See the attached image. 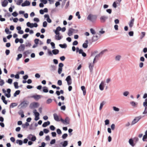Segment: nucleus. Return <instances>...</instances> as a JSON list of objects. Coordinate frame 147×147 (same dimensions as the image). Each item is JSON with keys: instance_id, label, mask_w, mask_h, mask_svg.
<instances>
[{"instance_id": "1", "label": "nucleus", "mask_w": 147, "mask_h": 147, "mask_svg": "<svg viewBox=\"0 0 147 147\" xmlns=\"http://www.w3.org/2000/svg\"><path fill=\"white\" fill-rule=\"evenodd\" d=\"M65 80L67 82V84L69 86L72 83V80L70 76H68L66 78ZM72 89V87L71 86H69L68 87V90L69 91H71Z\"/></svg>"}, {"instance_id": "2", "label": "nucleus", "mask_w": 147, "mask_h": 147, "mask_svg": "<svg viewBox=\"0 0 147 147\" xmlns=\"http://www.w3.org/2000/svg\"><path fill=\"white\" fill-rule=\"evenodd\" d=\"M29 102L27 101H24L22 102L18 106V107L21 106L20 108L24 109L26 108L28 105Z\"/></svg>"}, {"instance_id": "3", "label": "nucleus", "mask_w": 147, "mask_h": 147, "mask_svg": "<svg viewBox=\"0 0 147 147\" xmlns=\"http://www.w3.org/2000/svg\"><path fill=\"white\" fill-rule=\"evenodd\" d=\"M143 117L141 116H139L136 117L132 121L131 125H133L137 123L139 120L141 119Z\"/></svg>"}, {"instance_id": "4", "label": "nucleus", "mask_w": 147, "mask_h": 147, "mask_svg": "<svg viewBox=\"0 0 147 147\" xmlns=\"http://www.w3.org/2000/svg\"><path fill=\"white\" fill-rule=\"evenodd\" d=\"M96 19V16L91 14H89L87 18V19L88 20H89L92 22H94Z\"/></svg>"}, {"instance_id": "5", "label": "nucleus", "mask_w": 147, "mask_h": 147, "mask_svg": "<svg viewBox=\"0 0 147 147\" xmlns=\"http://www.w3.org/2000/svg\"><path fill=\"white\" fill-rule=\"evenodd\" d=\"M27 138L29 140L31 141L32 142L35 141L36 140V137L34 135H33L32 134H29L27 137Z\"/></svg>"}, {"instance_id": "6", "label": "nucleus", "mask_w": 147, "mask_h": 147, "mask_svg": "<svg viewBox=\"0 0 147 147\" xmlns=\"http://www.w3.org/2000/svg\"><path fill=\"white\" fill-rule=\"evenodd\" d=\"M54 120L57 121H60L61 118H62L60 115H58L56 113L53 114Z\"/></svg>"}, {"instance_id": "7", "label": "nucleus", "mask_w": 147, "mask_h": 147, "mask_svg": "<svg viewBox=\"0 0 147 147\" xmlns=\"http://www.w3.org/2000/svg\"><path fill=\"white\" fill-rule=\"evenodd\" d=\"M39 105L38 103L37 102H34L31 103L30 105V108L32 109L34 108H37Z\"/></svg>"}, {"instance_id": "8", "label": "nucleus", "mask_w": 147, "mask_h": 147, "mask_svg": "<svg viewBox=\"0 0 147 147\" xmlns=\"http://www.w3.org/2000/svg\"><path fill=\"white\" fill-rule=\"evenodd\" d=\"M60 120L63 124H68L69 123L70 119L68 117H66L64 120L62 118H61Z\"/></svg>"}, {"instance_id": "9", "label": "nucleus", "mask_w": 147, "mask_h": 147, "mask_svg": "<svg viewBox=\"0 0 147 147\" xmlns=\"http://www.w3.org/2000/svg\"><path fill=\"white\" fill-rule=\"evenodd\" d=\"M108 18V16L104 15L101 16L100 18V19L101 22L104 23Z\"/></svg>"}, {"instance_id": "10", "label": "nucleus", "mask_w": 147, "mask_h": 147, "mask_svg": "<svg viewBox=\"0 0 147 147\" xmlns=\"http://www.w3.org/2000/svg\"><path fill=\"white\" fill-rule=\"evenodd\" d=\"M41 96L39 95L36 94L34 95L29 97V98H33L36 100H37L39 99L41 97Z\"/></svg>"}, {"instance_id": "11", "label": "nucleus", "mask_w": 147, "mask_h": 147, "mask_svg": "<svg viewBox=\"0 0 147 147\" xmlns=\"http://www.w3.org/2000/svg\"><path fill=\"white\" fill-rule=\"evenodd\" d=\"M25 46L24 44H22L18 47V50L19 51H23L25 49Z\"/></svg>"}, {"instance_id": "12", "label": "nucleus", "mask_w": 147, "mask_h": 147, "mask_svg": "<svg viewBox=\"0 0 147 147\" xmlns=\"http://www.w3.org/2000/svg\"><path fill=\"white\" fill-rule=\"evenodd\" d=\"M76 30L72 28H70L68 30L67 34L69 36H71L72 35V34L74 31Z\"/></svg>"}, {"instance_id": "13", "label": "nucleus", "mask_w": 147, "mask_h": 147, "mask_svg": "<svg viewBox=\"0 0 147 147\" xmlns=\"http://www.w3.org/2000/svg\"><path fill=\"white\" fill-rule=\"evenodd\" d=\"M134 21V19L131 17V20L129 23V26L130 28H131L133 26Z\"/></svg>"}, {"instance_id": "14", "label": "nucleus", "mask_w": 147, "mask_h": 147, "mask_svg": "<svg viewBox=\"0 0 147 147\" xmlns=\"http://www.w3.org/2000/svg\"><path fill=\"white\" fill-rule=\"evenodd\" d=\"M30 5V2L29 1H26L22 3L21 5L22 7L28 6Z\"/></svg>"}, {"instance_id": "15", "label": "nucleus", "mask_w": 147, "mask_h": 147, "mask_svg": "<svg viewBox=\"0 0 147 147\" xmlns=\"http://www.w3.org/2000/svg\"><path fill=\"white\" fill-rule=\"evenodd\" d=\"M44 17L45 18H47V21L49 23H51L52 22L51 20L49 18V15L48 14H45L44 15Z\"/></svg>"}, {"instance_id": "16", "label": "nucleus", "mask_w": 147, "mask_h": 147, "mask_svg": "<svg viewBox=\"0 0 147 147\" xmlns=\"http://www.w3.org/2000/svg\"><path fill=\"white\" fill-rule=\"evenodd\" d=\"M11 90L9 88H8L7 89V92L8 93V94H5V96L8 98H9L11 96V94H10V92H11Z\"/></svg>"}, {"instance_id": "17", "label": "nucleus", "mask_w": 147, "mask_h": 147, "mask_svg": "<svg viewBox=\"0 0 147 147\" xmlns=\"http://www.w3.org/2000/svg\"><path fill=\"white\" fill-rule=\"evenodd\" d=\"M99 38V37L97 35H94L92 38V42H95Z\"/></svg>"}, {"instance_id": "18", "label": "nucleus", "mask_w": 147, "mask_h": 147, "mask_svg": "<svg viewBox=\"0 0 147 147\" xmlns=\"http://www.w3.org/2000/svg\"><path fill=\"white\" fill-rule=\"evenodd\" d=\"M8 3V2L7 0H4L2 3V6L4 7L7 6Z\"/></svg>"}, {"instance_id": "19", "label": "nucleus", "mask_w": 147, "mask_h": 147, "mask_svg": "<svg viewBox=\"0 0 147 147\" xmlns=\"http://www.w3.org/2000/svg\"><path fill=\"white\" fill-rule=\"evenodd\" d=\"M50 70L51 71H54L56 70V67L54 65H51L50 67Z\"/></svg>"}, {"instance_id": "20", "label": "nucleus", "mask_w": 147, "mask_h": 147, "mask_svg": "<svg viewBox=\"0 0 147 147\" xmlns=\"http://www.w3.org/2000/svg\"><path fill=\"white\" fill-rule=\"evenodd\" d=\"M93 62L92 63H90L89 64V67L90 72H92L93 70V67L94 66Z\"/></svg>"}, {"instance_id": "21", "label": "nucleus", "mask_w": 147, "mask_h": 147, "mask_svg": "<svg viewBox=\"0 0 147 147\" xmlns=\"http://www.w3.org/2000/svg\"><path fill=\"white\" fill-rule=\"evenodd\" d=\"M31 52V51L30 50H27L23 53V54L24 55V57H26L27 56L28 54H30Z\"/></svg>"}, {"instance_id": "22", "label": "nucleus", "mask_w": 147, "mask_h": 147, "mask_svg": "<svg viewBox=\"0 0 147 147\" xmlns=\"http://www.w3.org/2000/svg\"><path fill=\"white\" fill-rule=\"evenodd\" d=\"M18 104L17 103H12L9 106V108H13L14 107L16 106Z\"/></svg>"}, {"instance_id": "23", "label": "nucleus", "mask_w": 147, "mask_h": 147, "mask_svg": "<svg viewBox=\"0 0 147 147\" xmlns=\"http://www.w3.org/2000/svg\"><path fill=\"white\" fill-rule=\"evenodd\" d=\"M18 113L19 115H21V117L23 118L24 117V112L22 110H20L18 112Z\"/></svg>"}, {"instance_id": "24", "label": "nucleus", "mask_w": 147, "mask_h": 147, "mask_svg": "<svg viewBox=\"0 0 147 147\" xmlns=\"http://www.w3.org/2000/svg\"><path fill=\"white\" fill-rule=\"evenodd\" d=\"M50 124V122L49 121H48L47 122H44L42 125L43 127H46L47 126Z\"/></svg>"}, {"instance_id": "25", "label": "nucleus", "mask_w": 147, "mask_h": 147, "mask_svg": "<svg viewBox=\"0 0 147 147\" xmlns=\"http://www.w3.org/2000/svg\"><path fill=\"white\" fill-rule=\"evenodd\" d=\"M81 90L83 92V94L84 95H85L86 94V91L84 86H82L81 87Z\"/></svg>"}, {"instance_id": "26", "label": "nucleus", "mask_w": 147, "mask_h": 147, "mask_svg": "<svg viewBox=\"0 0 147 147\" xmlns=\"http://www.w3.org/2000/svg\"><path fill=\"white\" fill-rule=\"evenodd\" d=\"M104 82L102 81L101 82L100 84L99 85V88L101 90H104Z\"/></svg>"}, {"instance_id": "27", "label": "nucleus", "mask_w": 147, "mask_h": 147, "mask_svg": "<svg viewBox=\"0 0 147 147\" xmlns=\"http://www.w3.org/2000/svg\"><path fill=\"white\" fill-rule=\"evenodd\" d=\"M59 51L57 49H53L52 51V52L54 55H56L59 53Z\"/></svg>"}, {"instance_id": "28", "label": "nucleus", "mask_w": 147, "mask_h": 147, "mask_svg": "<svg viewBox=\"0 0 147 147\" xmlns=\"http://www.w3.org/2000/svg\"><path fill=\"white\" fill-rule=\"evenodd\" d=\"M129 144L132 147H134L135 146V144H134L133 140L132 139H130L129 140Z\"/></svg>"}, {"instance_id": "29", "label": "nucleus", "mask_w": 147, "mask_h": 147, "mask_svg": "<svg viewBox=\"0 0 147 147\" xmlns=\"http://www.w3.org/2000/svg\"><path fill=\"white\" fill-rule=\"evenodd\" d=\"M63 38L62 36H60L59 35H56L55 36V39L57 40H61Z\"/></svg>"}, {"instance_id": "30", "label": "nucleus", "mask_w": 147, "mask_h": 147, "mask_svg": "<svg viewBox=\"0 0 147 147\" xmlns=\"http://www.w3.org/2000/svg\"><path fill=\"white\" fill-rule=\"evenodd\" d=\"M17 144H19L20 145H21L22 144L23 142L21 140H17L16 142Z\"/></svg>"}, {"instance_id": "31", "label": "nucleus", "mask_w": 147, "mask_h": 147, "mask_svg": "<svg viewBox=\"0 0 147 147\" xmlns=\"http://www.w3.org/2000/svg\"><path fill=\"white\" fill-rule=\"evenodd\" d=\"M59 46L62 48H66L67 47V45L66 44L64 43L63 44H59Z\"/></svg>"}, {"instance_id": "32", "label": "nucleus", "mask_w": 147, "mask_h": 147, "mask_svg": "<svg viewBox=\"0 0 147 147\" xmlns=\"http://www.w3.org/2000/svg\"><path fill=\"white\" fill-rule=\"evenodd\" d=\"M100 57V55L99 54L97 55H96L95 58H94L93 60V63H94L95 62H96V61H95V60L96 59H98V58Z\"/></svg>"}, {"instance_id": "33", "label": "nucleus", "mask_w": 147, "mask_h": 147, "mask_svg": "<svg viewBox=\"0 0 147 147\" xmlns=\"http://www.w3.org/2000/svg\"><path fill=\"white\" fill-rule=\"evenodd\" d=\"M29 125V124L27 122H26L25 124H23L22 125V127L24 128H25L27 127Z\"/></svg>"}, {"instance_id": "34", "label": "nucleus", "mask_w": 147, "mask_h": 147, "mask_svg": "<svg viewBox=\"0 0 147 147\" xmlns=\"http://www.w3.org/2000/svg\"><path fill=\"white\" fill-rule=\"evenodd\" d=\"M121 56L120 55H117L115 57V60L116 61H119L120 60Z\"/></svg>"}, {"instance_id": "35", "label": "nucleus", "mask_w": 147, "mask_h": 147, "mask_svg": "<svg viewBox=\"0 0 147 147\" xmlns=\"http://www.w3.org/2000/svg\"><path fill=\"white\" fill-rule=\"evenodd\" d=\"M33 113H34L35 116L39 117L40 114L39 113L36 111V110L35 109L33 111Z\"/></svg>"}, {"instance_id": "36", "label": "nucleus", "mask_w": 147, "mask_h": 147, "mask_svg": "<svg viewBox=\"0 0 147 147\" xmlns=\"http://www.w3.org/2000/svg\"><path fill=\"white\" fill-rule=\"evenodd\" d=\"M20 92V90H16L13 94L14 96L16 97L17 95H18L19 94Z\"/></svg>"}, {"instance_id": "37", "label": "nucleus", "mask_w": 147, "mask_h": 147, "mask_svg": "<svg viewBox=\"0 0 147 147\" xmlns=\"http://www.w3.org/2000/svg\"><path fill=\"white\" fill-rule=\"evenodd\" d=\"M43 92L45 93H47L48 92V90L47 87L46 86H44L43 87Z\"/></svg>"}, {"instance_id": "38", "label": "nucleus", "mask_w": 147, "mask_h": 147, "mask_svg": "<svg viewBox=\"0 0 147 147\" xmlns=\"http://www.w3.org/2000/svg\"><path fill=\"white\" fill-rule=\"evenodd\" d=\"M31 25H32V26H29V27L31 28H32L33 27H37L38 26L37 24L36 23H34V24L33 23V24H32Z\"/></svg>"}, {"instance_id": "39", "label": "nucleus", "mask_w": 147, "mask_h": 147, "mask_svg": "<svg viewBox=\"0 0 147 147\" xmlns=\"http://www.w3.org/2000/svg\"><path fill=\"white\" fill-rule=\"evenodd\" d=\"M18 83L17 82H15L14 83V85L15 88L16 89H18L19 88V86L18 85Z\"/></svg>"}, {"instance_id": "40", "label": "nucleus", "mask_w": 147, "mask_h": 147, "mask_svg": "<svg viewBox=\"0 0 147 147\" xmlns=\"http://www.w3.org/2000/svg\"><path fill=\"white\" fill-rule=\"evenodd\" d=\"M5 31L7 34H10L11 33V32L9 31V29L7 28L5 29Z\"/></svg>"}, {"instance_id": "41", "label": "nucleus", "mask_w": 147, "mask_h": 147, "mask_svg": "<svg viewBox=\"0 0 147 147\" xmlns=\"http://www.w3.org/2000/svg\"><path fill=\"white\" fill-rule=\"evenodd\" d=\"M141 34L142 35L140 36V39H142L145 36L146 33L145 32H142Z\"/></svg>"}, {"instance_id": "42", "label": "nucleus", "mask_w": 147, "mask_h": 147, "mask_svg": "<svg viewBox=\"0 0 147 147\" xmlns=\"http://www.w3.org/2000/svg\"><path fill=\"white\" fill-rule=\"evenodd\" d=\"M142 140L144 141L147 142V135H144L143 137Z\"/></svg>"}, {"instance_id": "43", "label": "nucleus", "mask_w": 147, "mask_h": 147, "mask_svg": "<svg viewBox=\"0 0 147 147\" xmlns=\"http://www.w3.org/2000/svg\"><path fill=\"white\" fill-rule=\"evenodd\" d=\"M23 1V0H18L16 3V4L18 5H20Z\"/></svg>"}, {"instance_id": "44", "label": "nucleus", "mask_w": 147, "mask_h": 147, "mask_svg": "<svg viewBox=\"0 0 147 147\" xmlns=\"http://www.w3.org/2000/svg\"><path fill=\"white\" fill-rule=\"evenodd\" d=\"M22 57V55L21 54H20L18 55L16 59V60L18 61L19 59H20Z\"/></svg>"}, {"instance_id": "45", "label": "nucleus", "mask_w": 147, "mask_h": 147, "mask_svg": "<svg viewBox=\"0 0 147 147\" xmlns=\"http://www.w3.org/2000/svg\"><path fill=\"white\" fill-rule=\"evenodd\" d=\"M52 101V100L51 98L48 99L46 101V103L47 104H49L51 103Z\"/></svg>"}, {"instance_id": "46", "label": "nucleus", "mask_w": 147, "mask_h": 147, "mask_svg": "<svg viewBox=\"0 0 147 147\" xmlns=\"http://www.w3.org/2000/svg\"><path fill=\"white\" fill-rule=\"evenodd\" d=\"M68 144V142L67 141H65L63 142V143L62 144V146L63 147L66 146Z\"/></svg>"}, {"instance_id": "47", "label": "nucleus", "mask_w": 147, "mask_h": 147, "mask_svg": "<svg viewBox=\"0 0 147 147\" xmlns=\"http://www.w3.org/2000/svg\"><path fill=\"white\" fill-rule=\"evenodd\" d=\"M26 46L27 47H30L31 46V43L29 42H26Z\"/></svg>"}, {"instance_id": "48", "label": "nucleus", "mask_w": 147, "mask_h": 147, "mask_svg": "<svg viewBox=\"0 0 147 147\" xmlns=\"http://www.w3.org/2000/svg\"><path fill=\"white\" fill-rule=\"evenodd\" d=\"M67 136V134L65 133L63 135L62 137L63 139H65L66 138Z\"/></svg>"}, {"instance_id": "49", "label": "nucleus", "mask_w": 147, "mask_h": 147, "mask_svg": "<svg viewBox=\"0 0 147 147\" xmlns=\"http://www.w3.org/2000/svg\"><path fill=\"white\" fill-rule=\"evenodd\" d=\"M91 33L92 34H94L96 33L95 31L93 28H91L90 30Z\"/></svg>"}, {"instance_id": "50", "label": "nucleus", "mask_w": 147, "mask_h": 147, "mask_svg": "<svg viewBox=\"0 0 147 147\" xmlns=\"http://www.w3.org/2000/svg\"><path fill=\"white\" fill-rule=\"evenodd\" d=\"M57 132L59 135L61 134H62L61 131L59 129H57Z\"/></svg>"}, {"instance_id": "51", "label": "nucleus", "mask_w": 147, "mask_h": 147, "mask_svg": "<svg viewBox=\"0 0 147 147\" xmlns=\"http://www.w3.org/2000/svg\"><path fill=\"white\" fill-rule=\"evenodd\" d=\"M113 110L115 111H119V109L115 107H113Z\"/></svg>"}, {"instance_id": "52", "label": "nucleus", "mask_w": 147, "mask_h": 147, "mask_svg": "<svg viewBox=\"0 0 147 147\" xmlns=\"http://www.w3.org/2000/svg\"><path fill=\"white\" fill-rule=\"evenodd\" d=\"M76 16H78V19H80L81 18V16L80 14V12L79 11H77L76 13Z\"/></svg>"}, {"instance_id": "53", "label": "nucleus", "mask_w": 147, "mask_h": 147, "mask_svg": "<svg viewBox=\"0 0 147 147\" xmlns=\"http://www.w3.org/2000/svg\"><path fill=\"white\" fill-rule=\"evenodd\" d=\"M142 113L143 114H146L147 115V107H145V110Z\"/></svg>"}, {"instance_id": "54", "label": "nucleus", "mask_w": 147, "mask_h": 147, "mask_svg": "<svg viewBox=\"0 0 147 147\" xmlns=\"http://www.w3.org/2000/svg\"><path fill=\"white\" fill-rule=\"evenodd\" d=\"M4 84V80L2 79H0V86H2Z\"/></svg>"}, {"instance_id": "55", "label": "nucleus", "mask_w": 147, "mask_h": 147, "mask_svg": "<svg viewBox=\"0 0 147 147\" xmlns=\"http://www.w3.org/2000/svg\"><path fill=\"white\" fill-rule=\"evenodd\" d=\"M55 128V127L53 125H51L50 126V129L52 131L54 130Z\"/></svg>"}, {"instance_id": "56", "label": "nucleus", "mask_w": 147, "mask_h": 147, "mask_svg": "<svg viewBox=\"0 0 147 147\" xmlns=\"http://www.w3.org/2000/svg\"><path fill=\"white\" fill-rule=\"evenodd\" d=\"M129 93L128 91H126L123 93V95L125 96H126L128 95Z\"/></svg>"}, {"instance_id": "57", "label": "nucleus", "mask_w": 147, "mask_h": 147, "mask_svg": "<svg viewBox=\"0 0 147 147\" xmlns=\"http://www.w3.org/2000/svg\"><path fill=\"white\" fill-rule=\"evenodd\" d=\"M62 68L59 67L58 70V72L59 74H60L62 71Z\"/></svg>"}, {"instance_id": "58", "label": "nucleus", "mask_w": 147, "mask_h": 147, "mask_svg": "<svg viewBox=\"0 0 147 147\" xmlns=\"http://www.w3.org/2000/svg\"><path fill=\"white\" fill-rule=\"evenodd\" d=\"M51 45L52 46L53 49H54L55 48V44L53 42H51Z\"/></svg>"}, {"instance_id": "59", "label": "nucleus", "mask_w": 147, "mask_h": 147, "mask_svg": "<svg viewBox=\"0 0 147 147\" xmlns=\"http://www.w3.org/2000/svg\"><path fill=\"white\" fill-rule=\"evenodd\" d=\"M47 22L46 21H44L43 23V26L44 27H47Z\"/></svg>"}, {"instance_id": "60", "label": "nucleus", "mask_w": 147, "mask_h": 147, "mask_svg": "<svg viewBox=\"0 0 147 147\" xmlns=\"http://www.w3.org/2000/svg\"><path fill=\"white\" fill-rule=\"evenodd\" d=\"M39 40L38 39L36 38L34 40L35 43L36 45H37L38 43V42L39 41Z\"/></svg>"}, {"instance_id": "61", "label": "nucleus", "mask_w": 147, "mask_h": 147, "mask_svg": "<svg viewBox=\"0 0 147 147\" xmlns=\"http://www.w3.org/2000/svg\"><path fill=\"white\" fill-rule=\"evenodd\" d=\"M29 35L28 34H26L22 36V38H26L29 36Z\"/></svg>"}, {"instance_id": "62", "label": "nucleus", "mask_w": 147, "mask_h": 147, "mask_svg": "<svg viewBox=\"0 0 147 147\" xmlns=\"http://www.w3.org/2000/svg\"><path fill=\"white\" fill-rule=\"evenodd\" d=\"M56 140L55 139H54L52 140L50 142V144H55V142Z\"/></svg>"}, {"instance_id": "63", "label": "nucleus", "mask_w": 147, "mask_h": 147, "mask_svg": "<svg viewBox=\"0 0 147 147\" xmlns=\"http://www.w3.org/2000/svg\"><path fill=\"white\" fill-rule=\"evenodd\" d=\"M82 47L84 48H86L88 47V44H87V43H84L82 45Z\"/></svg>"}, {"instance_id": "64", "label": "nucleus", "mask_w": 147, "mask_h": 147, "mask_svg": "<svg viewBox=\"0 0 147 147\" xmlns=\"http://www.w3.org/2000/svg\"><path fill=\"white\" fill-rule=\"evenodd\" d=\"M12 15L14 17H16L17 16L18 14L16 11H15L12 13Z\"/></svg>"}]
</instances>
